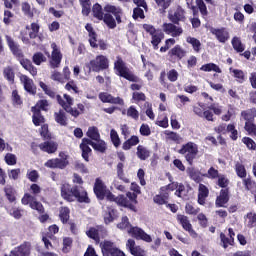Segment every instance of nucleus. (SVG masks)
<instances>
[{
  "label": "nucleus",
  "mask_w": 256,
  "mask_h": 256,
  "mask_svg": "<svg viewBox=\"0 0 256 256\" xmlns=\"http://www.w3.org/2000/svg\"><path fill=\"white\" fill-rule=\"evenodd\" d=\"M185 9L183 7L178 6L174 13L168 14V19L170 23H163L162 30L155 28V26L151 24H143L142 27L146 33H149L151 36V45L154 51L159 49V44L163 39H165L166 35H171V37H181L183 35V28L179 25V23H185L187 21V16L185 15Z\"/></svg>",
  "instance_id": "1"
},
{
  "label": "nucleus",
  "mask_w": 256,
  "mask_h": 256,
  "mask_svg": "<svg viewBox=\"0 0 256 256\" xmlns=\"http://www.w3.org/2000/svg\"><path fill=\"white\" fill-rule=\"evenodd\" d=\"M113 15L115 18H113ZM121 15H123V9L115 5L106 4L104 9L99 3H95L92 6V17L98 21H103L109 29H115L117 23H122Z\"/></svg>",
  "instance_id": "2"
},
{
  "label": "nucleus",
  "mask_w": 256,
  "mask_h": 256,
  "mask_svg": "<svg viewBox=\"0 0 256 256\" xmlns=\"http://www.w3.org/2000/svg\"><path fill=\"white\" fill-rule=\"evenodd\" d=\"M60 191L62 199L68 201V203H73V201L86 204L91 203L87 190H81L77 185L71 186L68 183H64L61 185Z\"/></svg>",
  "instance_id": "3"
},
{
  "label": "nucleus",
  "mask_w": 256,
  "mask_h": 256,
  "mask_svg": "<svg viewBox=\"0 0 256 256\" xmlns=\"http://www.w3.org/2000/svg\"><path fill=\"white\" fill-rule=\"evenodd\" d=\"M114 69L117 71L119 77H123L126 81L133 83L130 85L131 91H141L143 80L131 72L125 61H123V58L117 57V60L114 62Z\"/></svg>",
  "instance_id": "4"
},
{
  "label": "nucleus",
  "mask_w": 256,
  "mask_h": 256,
  "mask_svg": "<svg viewBox=\"0 0 256 256\" xmlns=\"http://www.w3.org/2000/svg\"><path fill=\"white\" fill-rule=\"evenodd\" d=\"M6 43L11 51V53L18 59L20 65L27 71L33 63L29 59H25V54H23V50H21V46L13 40V38L9 35L5 36Z\"/></svg>",
  "instance_id": "5"
},
{
  "label": "nucleus",
  "mask_w": 256,
  "mask_h": 256,
  "mask_svg": "<svg viewBox=\"0 0 256 256\" xmlns=\"http://www.w3.org/2000/svg\"><path fill=\"white\" fill-rule=\"evenodd\" d=\"M88 73H101L109 69V58L103 54L97 55L94 59L86 63Z\"/></svg>",
  "instance_id": "6"
},
{
  "label": "nucleus",
  "mask_w": 256,
  "mask_h": 256,
  "mask_svg": "<svg viewBox=\"0 0 256 256\" xmlns=\"http://www.w3.org/2000/svg\"><path fill=\"white\" fill-rule=\"evenodd\" d=\"M180 155H184L188 165H193V161L197 159V155L199 153V147L195 142H188L182 145L181 149L178 150Z\"/></svg>",
  "instance_id": "7"
},
{
  "label": "nucleus",
  "mask_w": 256,
  "mask_h": 256,
  "mask_svg": "<svg viewBox=\"0 0 256 256\" xmlns=\"http://www.w3.org/2000/svg\"><path fill=\"white\" fill-rule=\"evenodd\" d=\"M59 157L47 160L44 165L48 169H67L69 167V155L65 152H60Z\"/></svg>",
  "instance_id": "8"
},
{
  "label": "nucleus",
  "mask_w": 256,
  "mask_h": 256,
  "mask_svg": "<svg viewBox=\"0 0 256 256\" xmlns=\"http://www.w3.org/2000/svg\"><path fill=\"white\" fill-rule=\"evenodd\" d=\"M130 189L133 192H127L125 196L127 198L128 209L133 211V213H137V204L139 203L137 197L141 195V187L137 183L132 182Z\"/></svg>",
  "instance_id": "9"
},
{
  "label": "nucleus",
  "mask_w": 256,
  "mask_h": 256,
  "mask_svg": "<svg viewBox=\"0 0 256 256\" xmlns=\"http://www.w3.org/2000/svg\"><path fill=\"white\" fill-rule=\"evenodd\" d=\"M22 205H29L30 209L37 211L38 213H45V206L37 201V196L31 193H25L21 199Z\"/></svg>",
  "instance_id": "10"
},
{
  "label": "nucleus",
  "mask_w": 256,
  "mask_h": 256,
  "mask_svg": "<svg viewBox=\"0 0 256 256\" xmlns=\"http://www.w3.org/2000/svg\"><path fill=\"white\" fill-rule=\"evenodd\" d=\"M100 247L103 256H125V253L117 248L112 241L104 240Z\"/></svg>",
  "instance_id": "11"
},
{
  "label": "nucleus",
  "mask_w": 256,
  "mask_h": 256,
  "mask_svg": "<svg viewBox=\"0 0 256 256\" xmlns=\"http://www.w3.org/2000/svg\"><path fill=\"white\" fill-rule=\"evenodd\" d=\"M39 87L42 88V91H44L45 95H48V97H50L51 99H57V103L61 105V107L66 110L68 105L67 102H65V100H63V98L61 97V95L57 94V92H55L54 90H52L51 87L47 86V84H45V82L40 81L39 82Z\"/></svg>",
  "instance_id": "12"
},
{
  "label": "nucleus",
  "mask_w": 256,
  "mask_h": 256,
  "mask_svg": "<svg viewBox=\"0 0 256 256\" xmlns=\"http://www.w3.org/2000/svg\"><path fill=\"white\" fill-rule=\"evenodd\" d=\"M51 59H50V67L51 69H58V67H61V61H63V54L61 53V50L57 47V44L53 42L51 44Z\"/></svg>",
  "instance_id": "13"
},
{
  "label": "nucleus",
  "mask_w": 256,
  "mask_h": 256,
  "mask_svg": "<svg viewBox=\"0 0 256 256\" xmlns=\"http://www.w3.org/2000/svg\"><path fill=\"white\" fill-rule=\"evenodd\" d=\"M117 157L121 161L116 166V174L118 179H120V181H123V183H131V180L125 177V152H118Z\"/></svg>",
  "instance_id": "14"
},
{
  "label": "nucleus",
  "mask_w": 256,
  "mask_h": 256,
  "mask_svg": "<svg viewBox=\"0 0 256 256\" xmlns=\"http://www.w3.org/2000/svg\"><path fill=\"white\" fill-rule=\"evenodd\" d=\"M176 219L179 225H181V227L184 229V231H187L189 233L190 237H193L194 239L197 238V232L193 229V225L191 224L188 216H185L183 214H177Z\"/></svg>",
  "instance_id": "15"
},
{
  "label": "nucleus",
  "mask_w": 256,
  "mask_h": 256,
  "mask_svg": "<svg viewBox=\"0 0 256 256\" xmlns=\"http://www.w3.org/2000/svg\"><path fill=\"white\" fill-rule=\"evenodd\" d=\"M128 233L134 239L145 241L146 243H151L153 241V238H151V235L147 234L143 229L137 226H132L128 230Z\"/></svg>",
  "instance_id": "16"
},
{
  "label": "nucleus",
  "mask_w": 256,
  "mask_h": 256,
  "mask_svg": "<svg viewBox=\"0 0 256 256\" xmlns=\"http://www.w3.org/2000/svg\"><path fill=\"white\" fill-rule=\"evenodd\" d=\"M31 249H33L31 242L24 241L22 244H20L19 246L15 247L13 250H11V255L31 256Z\"/></svg>",
  "instance_id": "17"
},
{
  "label": "nucleus",
  "mask_w": 256,
  "mask_h": 256,
  "mask_svg": "<svg viewBox=\"0 0 256 256\" xmlns=\"http://www.w3.org/2000/svg\"><path fill=\"white\" fill-rule=\"evenodd\" d=\"M107 201L114 202L118 205V207H124L125 209H129V205L127 203V198L123 194H119L115 196L111 191L106 192L105 195Z\"/></svg>",
  "instance_id": "18"
},
{
  "label": "nucleus",
  "mask_w": 256,
  "mask_h": 256,
  "mask_svg": "<svg viewBox=\"0 0 256 256\" xmlns=\"http://www.w3.org/2000/svg\"><path fill=\"white\" fill-rule=\"evenodd\" d=\"M93 190L99 201H103L105 199V195H107V186L103 183V180L97 178L95 180Z\"/></svg>",
  "instance_id": "19"
},
{
  "label": "nucleus",
  "mask_w": 256,
  "mask_h": 256,
  "mask_svg": "<svg viewBox=\"0 0 256 256\" xmlns=\"http://www.w3.org/2000/svg\"><path fill=\"white\" fill-rule=\"evenodd\" d=\"M185 55H187V51H185V49H183V47H181V45L179 44L175 45L172 49L168 51V57L170 61H173L175 59L177 61H181V59H183Z\"/></svg>",
  "instance_id": "20"
},
{
  "label": "nucleus",
  "mask_w": 256,
  "mask_h": 256,
  "mask_svg": "<svg viewBox=\"0 0 256 256\" xmlns=\"http://www.w3.org/2000/svg\"><path fill=\"white\" fill-rule=\"evenodd\" d=\"M99 99L102 103H111L112 105H125V101L121 97H113V95L107 92H101Z\"/></svg>",
  "instance_id": "21"
},
{
  "label": "nucleus",
  "mask_w": 256,
  "mask_h": 256,
  "mask_svg": "<svg viewBox=\"0 0 256 256\" xmlns=\"http://www.w3.org/2000/svg\"><path fill=\"white\" fill-rule=\"evenodd\" d=\"M20 81L23 83L24 89L29 95H37V86H35L33 79L29 78L27 75H22Z\"/></svg>",
  "instance_id": "22"
},
{
  "label": "nucleus",
  "mask_w": 256,
  "mask_h": 256,
  "mask_svg": "<svg viewBox=\"0 0 256 256\" xmlns=\"http://www.w3.org/2000/svg\"><path fill=\"white\" fill-rule=\"evenodd\" d=\"M230 193L229 188L221 189L215 200L216 207H225L229 203V199H231Z\"/></svg>",
  "instance_id": "23"
},
{
  "label": "nucleus",
  "mask_w": 256,
  "mask_h": 256,
  "mask_svg": "<svg viewBox=\"0 0 256 256\" xmlns=\"http://www.w3.org/2000/svg\"><path fill=\"white\" fill-rule=\"evenodd\" d=\"M212 35H215L217 41L219 43H227L229 41V31H227V28L221 27V28H212L211 29Z\"/></svg>",
  "instance_id": "24"
},
{
  "label": "nucleus",
  "mask_w": 256,
  "mask_h": 256,
  "mask_svg": "<svg viewBox=\"0 0 256 256\" xmlns=\"http://www.w3.org/2000/svg\"><path fill=\"white\" fill-rule=\"evenodd\" d=\"M39 149L43 151V153H48V155H53V153H57V149H59V144L52 140H47L41 144H39Z\"/></svg>",
  "instance_id": "25"
},
{
  "label": "nucleus",
  "mask_w": 256,
  "mask_h": 256,
  "mask_svg": "<svg viewBox=\"0 0 256 256\" xmlns=\"http://www.w3.org/2000/svg\"><path fill=\"white\" fill-rule=\"evenodd\" d=\"M153 201L156 205H167L169 203V192H166L165 188H160V194L155 195Z\"/></svg>",
  "instance_id": "26"
},
{
  "label": "nucleus",
  "mask_w": 256,
  "mask_h": 256,
  "mask_svg": "<svg viewBox=\"0 0 256 256\" xmlns=\"http://www.w3.org/2000/svg\"><path fill=\"white\" fill-rule=\"evenodd\" d=\"M32 115V123L35 127H41L45 123V116L41 113V111L37 110V108H31Z\"/></svg>",
  "instance_id": "27"
},
{
  "label": "nucleus",
  "mask_w": 256,
  "mask_h": 256,
  "mask_svg": "<svg viewBox=\"0 0 256 256\" xmlns=\"http://www.w3.org/2000/svg\"><path fill=\"white\" fill-rule=\"evenodd\" d=\"M126 246L128 247L131 255L134 256H145V250L140 248V246H135V240L128 239Z\"/></svg>",
  "instance_id": "28"
},
{
  "label": "nucleus",
  "mask_w": 256,
  "mask_h": 256,
  "mask_svg": "<svg viewBox=\"0 0 256 256\" xmlns=\"http://www.w3.org/2000/svg\"><path fill=\"white\" fill-rule=\"evenodd\" d=\"M207 197H209V188L200 183L198 187V204L205 205Z\"/></svg>",
  "instance_id": "29"
},
{
  "label": "nucleus",
  "mask_w": 256,
  "mask_h": 256,
  "mask_svg": "<svg viewBox=\"0 0 256 256\" xmlns=\"http://www.w3.org/2000/svg\"><path fill=\"white\" fill-rule=\"evenodd\" d=\"M206 3H209L210 5H215V1L213 0H205ZM196 6L198 7L200 14L203 19H207V16L209 15V11L207 10V5L203 0H196Z\"/></svg>",
  "instance_id": "30"
},
{
  "label": "nucleus",
  "mask_w": 256,
  "mask_h": 256,
  "mask_svg": "<svg viewBox=\"0 0 256 256\" xmlns=\"http://www.w3.org/2000/svg\"><path fill=\"white\" fill-rule=\"evenodd\" d=\"M136 155L140 161H147L151 157V150L143 145H138L136 148Z\"/></svg>",
  "instance_id": "31"
},
{
  "label": "nucleus",
  "mask_w": 256,
  "mask_h": 256,
  "mask_svg": "<svg viewBox=\"0 0 256 256\" xmlns=\"http://www.w3.org/2000/svg\"><path fill=\"white\" fill-rule=\"evenodd\" d=\"M59 219L63 225H67L69 223V219H71V210L67 206H62L59 209Z\"/></svg>",
  "instance_id": "32"
},
{
  "label": "nucleus",
  "mask_w": 256,
  "mask_h": 256,
  "mask_svg": "<svg viewBox=\"0 0 256 256\" xmlns=\"http://www.w3.org/2000/svg\"><path fill=\"white\" fill-rule=\"evenodd\" d=\"M3 77L8 81L9 85H15V70H13V67H5L3 69Z\"/></svg>",
  "instance_id": "33"
},
{
  "label": "nucleus",
  "mask_w": 256,
  "mask_h": 256,
  "mask_svg": "<svg viewBox=\"0 0 256 256\" xmlns=\"http://www.w3.org/2000/svg\"><path fill=\"white\" fill-rule=\"evenodd\" d=\"M139 143H140L139 136L132 135L129 139L124 141V143L122 144V149L123 151H129L131 147H135L136 145H139Z\"/></svg>",
  "instance_id": "34"
},
{
  "label": "nucleus",
  "mask_w": 256,
  "mask_h": 256,
  "mask_svg": "<svg viewBox=\"0 0 256 256\" xmlns=\"http://www.w3.org/2000/svg\"><path fill=\"white\" fill-rule=\"evenodd\" d=\"M241 117L246 121V123L255 122L256 117V108H250L247 110H243L241 112Z\"/></svg>",
  "instance_id": "35"
},
{
  "label": "nucleus",
  "mask_w": 256,
  "mask_h": 256,
  "mask_svg": "<svg viewBox=\"0 0 256 256\" xmlns=\"http://www.w3.org/2000/svg\"><path fill=\"white\" fill-rule=\"evenodd\" d=\"M5 197L9 201V203H15L17 201V191L11 185H7L4 188Z\"/></svg>",
  "instance_id": "36"
},
{
  "label": "nucleus",
  "mask_w": 256,
  "mask_h": 256,
  "mask_svg": "<svg viewBox=\"0 0 256 256\" xmlns=\"http://www.w3.org/2000/svg\"><path fill=\"white\" fill-rule=\"evenodd\" d=\"M54 119L58 125H61V127H67V114H65V111L59 110L58 112H55Z\"/></svg>",
  "instance_id": "37"
},
{
  "label": "nucleus",
  "mask_w": 256,
  "mask_h": 256,
  "mask_svg": "<svg viewBox=\"0 0 256 256\" xmlns=\"http://www.w3.org/2000/svg\"><path fill=\"white\" fill-rule=\"evenodd\" d=\"M200 71H204L205 73H211V71H214V73H223L219 65L213 62L202 65Z\"/></svg>",
  "instance_id": "38"
},
{
  "label": "nucleus",
  "mask_w": 256,
  "mask_h": 256,
  "mask_svg": "<svg viewBox=\"0 0 256 256\" xmlns=\"http://www.w3.org/2000/svg\"><path fill=\"white\" fill-rule=\"evenodd\" d=\"M86 235L87 237H89V239H93V241H95L96 244L101 243V236L99 235V229L95 227H90L89 230L86 231Z\"/></svg>",
  "instance_id": "39"
},
{
  "label": "nucleus",
  "mask_w": 256,
  "mask_h": 256,
  "mask_svg": "<svg viewBox=\"0 0 256 256\" xmlns=\"http://www.w3.org/2000/svg\"><path fill=\"white\" fill-rule=\"evenodd\" d=\"M117 214V210L112 208V207H108L107 208V212L104 215V223L106 225H109V223H113L115 221V215Z\"/></svg>",
  "instance_id": "40"
},
{
  "label": "nucleus",
  "mask_w": 256,
  "mask_h": 256,
  "mask_svg": "<svg viewBox=\"0 0 256 256\" xmlns=\"http://www.w3.org/2000/svg\"><path fill=\"white\" fill-rule=\"evenodd\" d=\"M244 219L246 221V227L248 229H253L256 226V213L248 212Z\"/></svg>",
  "instance_id": "41"
},
{
  "label": "nucleus",
  "mask_w": 256,
  "mask_h": 256,
  "mask_svg": "<svg viewBox=\"0 0 256 256\" xmlns=\"http://www.w3.org/2000/svg\"><path fill=\"white\" fill-rule=\"evenodd\" d=\"M188 175L192 181L195 183H201L203 181V174L199 170H195V168H190L188 170Z\"/></svg>",
  "instance_id": "42"
},
{
  "label": "nucleus",
  "mask_w": 256,
  "mask_h": 256,
  "mask_svg": "<svg viewBox=\"0 0 256 256\" xmlns=\"http://www.w3.org/2000/svg\"><path fill=\"white\" fill-rule=\"evenodd\" d=\"M232 47L237 53H243V51H245V45L241 42V38L237 36L232 38Z\"/></svg>",
  "instance_id": "43"
},
{
  "label": "nucleus",
  "mask_w": 256,
  "mask_h": 256,
  "mask_svg": "<svg viewBox=\"0 0 256 256\" xmlns=\"http://www.w3.org/2000/svg\"><path fill=\"white\" fill-rule=\"evenodd\" d=\"M86 135L87 137H89V139H92V141H99V139H101V134H99V128L95 126L89 127Z\"/></svg>",
  "instance_id": "44"
},
{
  "label": "nucleus",
  "mask_w": 256,
  "mask_h": 256,
  "mask_svg": "<svg viewBox=\"0 0 256 256\" xmlns=\"http://www.w3.org/2000/svg\"><path fill=\"white\" fill-rule=\"evenodd\" d=\"M92 148L94 151H97V153H106L107 152V143L104 142V140L99 139L94 142L92 145Z\"/></svg>",
  "instance_id": "45"
},
{
  "label": "nucleus",
  "mask_w": 256,
  "mask_h": 256,
  "mask_svg": "<svg viewBox=\"0 0 256 256\" xmlns=\"http://www.w3.org/2000/svg\"><path fill=\"white\" fill-rule=\"evenodd\" d=\"M186 42L192 45V48L194 49L195 53H200L201 51V41L195 37L188 36L186 38Z\"/></svg>",
  "instance_id": "46"
},
{
  "label": "nucleus",
  "mask_w": 256,
  "mask_h": 256,
  "mask_svg": "<svg viewBox=\"0 0 256 256\" xmlns=\"http://www.w3.org/2000/svg\"><path fill=\"white\" fill-rule=\"evenodd\" d=\"M216 179V185H218V187H220L221 189H229L230 181L225 174H220Z\"/></svg>",
  "instance_id": "47"
},
{
  "label": "nucleus",
  "mask_w": 256,
  "mask_h": 256,
  "mask_svg": "<svg viewBox=\"0 0 256 256\" xmlns=\"http://www.w3.org/2000/svg\"><path fill=\"white\" fill-rule=\"evenodd\" d=\"M220 241L224 249H227L229 245L231 246L235 245V238L227 237V235H225V233L223 232L220 233Z\"/></svg>",
  "instance_id": "48"
},
{
  "label": "nucleus",
  "mask_w": 256,
  "mask_h": 256,
  "mask_svg": "<svg viewBox=\"0 0 256 256\" xmlns=\"http://www.w3.org/2000/svg\"><path fill=\"white\" fill-rule=\"evenodd\" d=\"M154 1L161 13H166L167 9L171 7V0H154Z\"/></svg>",
  "instance_id": "49"
},
{
  "label": "nucleus",
  "mask_w": 256,
  "mask_h": 256,
  "mask_svg": "<svg viewBox=\"0 0 256 256\" xmlns=\"http://www.w3.org/2000/svg\"><path fill=\"white\" fill-rule=\"evenodd\" d=\"M221 174H219V170L215 169V167L211 166L207 173L205 174H202V177H206L207 179H211L212 181L215 180V179H218V177L220 176Z\"/></svg>",
  "instance_id": "50"
},
{
  "label": "nucleus",
  "mask_w": 256,
  "mask_h": 256,
  "mask_svg": "<svg viewBox=\"0 0 256 256\" xmlns=\"http://www.w3.org/2000/svg\"><path fill=\"white\" fill-rule=\"evenodd\" d=\"M227 133H230V139L237 141L239 139V131L235 128V124H228L226 128Z\"/></svg>",
  "instance_id": "51"
},
{
  "label": "nucleus",
  "mask_w": 256,
  "mask_h": 256,
  "mask_svg": "<svg viewBox=\"0 0 256 256\" xmlns=\"http://www.w3.org/2000/svg\"><path fill=\"white\" fill-rule=\"evenodd\" d=\"M133 227L131 225V222H129V217L123 216L121 218V221L117 224V228L120 229L121 231H125V229H131Z\"/></svg>",
  "instance_id": "52"
},
{
  "label": "nucleus",
  "mask_w": 256,
  "mask_h": 256,
  "mask_svg": "<svg viewBox=\"0 0 256 256\" xmlns=\"http://www.w3.org/2000/svg\"><path fill=\"white\" fill-rule=\"evenodd\" d=\"M30 29L29 39H37V37H39V30L41 29V26H39L38 23L33 22L30 25Z\"/></svg>",
  "instance_id": "53"
},
{
  "label": "nucleus",
  "mask_w": 256,
  "mask_h": 256,
  "mask_svg": "<svg viewBox=\"0 0 256 256\" xmlns=\"http://www.w3.org/2000/svg\"><path fill=\"white\" fill-rule=\"evenodd\" d=\"M230 71H232L234 79H236L238 83H245V72H243V70L230 68Z\"/></svg>",
  "instance_id": "54"
},
{
  "label": "nucleus",
  "mask_w": 256,
  "mask_h": 256,
  "mask_svg": "<svg viewBox=\"0 0 256 256\" xmlns=\"http://www.w3.org/2000/svg\"><path fill=\"white\" fill-rule=\"evenodd\" d=\"M49 101L43 99V100H38L35 106H32V108H35L36 111H49Z\"/></svg>",
  "instance_id": "55"
},
{
  "label": "nucleus",
  "mask_w": 256,
  "mask_h": 256,
  "mask_svg": "<svg viewBox=\"0 0 256 256\" xmlns=\"http://www.w3.org/2000/svg\"><path fill=\"white\" fill-rule=\"evenodd\" d=\"M235 171L238 177H240V179H245V177H247V169H245V165L237 162L235 165Z\"/></svg>",
  "instance_id": "56"
},
{
  "label": "nucleus",
  "mask_w": 256,
  "mask_h": 256,
  "mask_svg": "<svg viewBox=\"0 0 256 256\" xmlns=\"http://www.w3.org/2000/svg\"><path fill=\"white\" fill-rule=\"evenodd\" d=\"M110 139L112 141V145H114L116 149L121 146V138H119V134L115 129L110 131Z\"/></svg>",
  "instance_id": "57"
},
{
  "label": "nucleus",
  "mask_w": 256,
  "mask_h": 256,
  "mask_svg": "<svg viewBox=\"0 0 256 256\" xmlns=\"http://www.w3.org/2000/svg\"><path fill=\"white\" fill-rule=\"evenodd\" d=\"M32 61L35 65H41V63L47 62V57L42 52H36L32 56Z\"/></svg>",
  "instance_id": "58"
},
{
  "label": "nucleus",
  "mask_w": 256,
  "mask_h": 256,
  "mask_svg": "<svg viewBox=\"0 0 256 256\" xmlns=\"http://www.w3.org/2000/svg\"><path fill=\"white\" fill-rule=\"evenodd\" d=\"M40 135L44 139V141L51 140V133H49V124H42L40 125Z\"/></svg>",
  "instance_id": "59"
},
{
  "label": "nucleus",
  "mask_w": 256,
  "mask_h": 256,
  "mask_svg": "<svg viewBox=\"0 0 256 256\" xmlns=\"http://www.w3.org/2000/svg\"><path fill=\"white\" fill-rule=\"evenodd\" d=\"M22 12L26 17H29V19H33L35 17V14L33 13V10H31V4L29 2H23L22 5Z\"/></svg>",
  "instance_id": "60"
},
{
  "label": "nucleus",
  "mask_w": 256,
  "mask_h": 256,
  "mask_svg": "<svg viewBox=\"0 0 256 256\" xmlns=\"http://www.w3.org/2000/svg\"><path fill=\"white\" fill-rule=\"evenodd\" d=\"M72 246H73V238H70V237L63 238L62 251L64 253H69V251H71Z\"/></svg>",
  "instance_id": "61"
},
{
  "label": "nucleus",
  "mask_w": 256,
  "mask_h": 256,
  "mask_svg": "<svg viewBox=\"0 0 256 256\" xmlns=\"http://www.w3.org/2000/svg\"><path fill=\"white\" fill-rule=\"evenodd\" d=\"M127 117L134 119V121H139V111L137 108H135V106H130L127 109Z\"/></svg>",
  "instance_id": "62"
},
{
  "label": "nucleus",
  "mask_w": 256,
  "mask_h": 256,
  "mask_svg": "<svg viewBox=\"0 0 256 256\" xmlns=\"http://www.w3.org/2000/svg\"><path fill=\"white\" fill-rule=\"evenodd\" d=\"M9 215H11V217H14V219H21V217H23V209L19 207H12L9 210Z\"/></svg>",
  "instance_id": "63"
},
{
  "label": "nucleus",
  "mask_w": 256,
  "mask_h": 256,
  "mask_svg": "<svg viewBox=\"0 0 256 256\" xmlns=\"http://www.w3.org/2000/svg\"><path fill=\"white\" fill-rule=\"evenodd\" d=\"M244 129H245V131H247V133L249 135H255V137H256V125H255V122H245Z\"/></svg>",
  "instance_id": "64"
}]
</instances>
